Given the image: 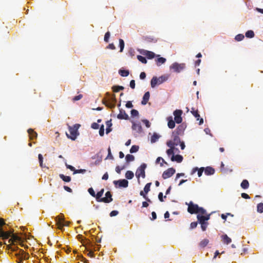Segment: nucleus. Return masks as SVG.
Instances as JSON below:
<instances>
[{"label":"nucleus","mask_w":263,"mask_h":263,"mask_svg":"<svg viewBox=\"0 0 263 263\" xmlns=\"http://www.w3.org/2000/svg\"><path fill=\"white\" fill-rule=\"evenodd\" d=\"M129 85H130V87L132 89H134L135 88V80H131L130 82Z\"/></svg>","instance_id":"nucleus-62"},{"label":"nucleus","mask_w":263,"mask_h":263,"mask_svg":"<svg viewBox=\"0 0 263 263\" xmlns=\"http://www.w3.org/2000/svg\"><path fill=\"white\" fill-rule=\"evenodd\" d=\"M191 112L193 115L196 118L197 120H199V125H201L203 123V120L202 118H200V115L198 114V110H194V108H192Z\"/></svg>","instance_id":"nucleus-15"},{"label":"nucleus","mask_w":263,"mask_h":263,"mask_svg":"<svg viewBox=\"0 0 263 263\" xmlns=\"http://www.w3.org/2000/svg\"><path fill=\"white\" fill-rule=\"evenodd\" d=\"M86 172V170L84 169H80V170H75V171L73 172V174H78V173H85Z\"/></svg>","instance_id":"nucleus-58"},{"label":"nucleus","mask_w":263,"mask_h":263,"mask_svg":"<svg viewBox=\"0 0 263 263\" xmlns=\"http://www.w3.org/2000/svg\"><path fill=\"white\" fill-rule=\"evenodd\" d=\"M114 183L115 185L118 184L120 187H127L128 185V182L126 179H121L117 181H114Z\"/></svg>","instance_id":"nucleus-14"},{"label":"nucleus","mask_w":263,"mask_h":263,"mask_svg":"<svg viewBox=\"0 0 263 263\" xmlns=\"http://www.w3.org/2000/svg\"><path fill=\"white\" fill-rule=\"evenodd\" d=\"M197 218L200 224H201V223H205V222H206L204 219V216L198 215L197 216Z\"/></svg>","instance_id":"nucleus-37"},{"label":"nucleus","mask_w":263,"mask_h":263,"mask_svg":"<svg viewBox=\"0 0 263 263\" xmlns=\"http://www.w3.org/2000/svg\"><path fill=\"white\" fill-rule=\"evenodd\" d=\"M139 148V146L138 145H133L130 149V153H134L138 151Z\"/></svg>","instance_id":"nucleus-43"},{"label":"nucleus","mask_w":263,"mask_h":263,"mask_svg":"<svg viewBox=\"0 0 263 263\" xmlns=\"http://www.w3.org/2000/svg\"><path fill=\"white\" fill-rule=\"evenodd\" d=\"M151 184V183H148L145 185L144 187V192L145 194H147L150 191V187Z\"/></svg>","instance_id":"nucleus-44"},{"label":"nucleus","mask_w":263,"mask_h":263,"mask_svg":"<svg viewBox=\"0 0 263 263\" xmlns=\"http://www.w3.org/2000/svg\"><path fill=\"white\" fill-rule=\"evenodd\" d=\"M109 37H110V32L109 31H107V32H106V33L105 34V35H104V41L105 42H108Z\"/></svg>","instance_id":"nucleus-51"},{"label":"nucleus","mask_w":263,"mask_h":263,"mask_svg":"<svg viewBox=\"0 0 263 263\" xmlns=\"http://www.w3.org/2000/svg\"><path fill=\"white\" fill-rule=\"evenodd\" d=\"M10 238L8 240V242L9 245H7L6 242H4V244L7 246V249L9 250H10L12 252H14L11 253L12 256H15L17 259V262L18 263L21 262L23 260L27 259L29 258V254L26 253L22 249H18L17 247H12L11 245L14 244L15 242L20 240V238L14 234L13 233V231H12V234L10 236Z\"/></svg>","instance_id":"nucleus-1"},{"label":"nucleus","mask_w":263,"mask_h":263,"mask_svg":"<svg viewBox=\"0 0 263 263\" xmlns=\"http://www.w3.org/2000/svg\"><path fill=\"white\" fill-rule=\"evenodd\" d=\"M240 186L242 189H247L249 186V183L247 180H243L241 183Z\"/></svg>","instance_id":"nucleus-31"},{"label":"nucleus","mask_w":263,"mask_h":263,"mask_svg":"<svg viewBox=\"0 0 263 263\" xmlns=\"http://www.w3.org/2000/svg\"><path fill=\"white\" fill-rule=\"evenodd\" d=\"M113 91L115 92H119L120 90L124 89V87L122 86H114L112 87Z\"/></svg>","instance_id":"nucleus-39"},{"label":"nucleus","mask_w":263,"mask_h":263,"mask_svg":"<svg viewBox=\"0 0 263 263\" xmlns=\"http://www.w3.org/2000/svg\"><path fill=\"white\" fill-rule=\"evenodd\" d=\"M134 176V173L131 171H127L125 173V177L127 179H132Z\"/></svg>","instance_id":"nucleus-33"},{"label":"nucleus","mask_w":263,"mask_h":263,"mask_svg":"<svg viewBox=\"0 0 263 263\" xmlns=\"http://www.w3.org/2000/svg\"><path fill=\"white\" fill-rule=\"evenodd\" d=\"M146 167V164L145 163L142 164L140 167H139L136 172V176L138 178V181L140 182L139 178L142 177L143 178L145 177V170Z\"/></svg>","instance_id":"nucleus-4"},{"label":"nucleus","mask_w":263,"mask_h":263,"mask_svg":"<svg viewBox=\"0 0 263 263\" xmlns=\"http://www.w3.org/2000/svg\"><path fill=\"white\" fill-rule=\"evenodd\" d=\"M185 128L186 125L184 124H181L179 125L174 131L173 132V134L176 135L182 136L184 134V132Z\"/></svg>","instance_id":"nucleus-9"},{"label":"nucleus","mask_w":263,"mask_h":263,"mask_svg":"<svg viewBox=\"0 0 263 263\" xmlns=\"http://www.w3.org/2000/svg\"><path fill=\"white\" fill-rule=\"evenodd\" d=\"M104 192V189H102L96 194L95 197L98 202H101L100 200L102 198L101 197L102 196Z\"/></svg>","instance_id":"nucleus-27"},{"label":"nucleus","mask_w":263,"mask_h":263,"mask_svg":"<svg viewBox=\"0 0 263 263\" xmlns=\"http://www.w3.org/2000/svg\"><path fill=\"white\" fill-rule=\"evenodd\" d=\"M106 124L107 126V128L106 129V133L108 134L111 131V126H112L111 121V120L109 121H107L106 122Z\"/></svg>","instance_id":"nucleus-30"},{"label":"nucleus","mask_w":263,"mask_h":263,"mask_svg":"<svg viewBox=\"0 0 263 263\" xmlns=\"http://www.w3.org/2000/svg\"><path fill=\"white\" fill-rule=\"evenodd\" d=\"M167 120L168 121V123H167L168 127L171 129L174 128L175 126V122H176L173 120L172 117H168L167 118Z\"/></svg>","instance_id":"nucleus-20"},{"label":"nucleus","mask_w":263,"mask_h":263,"mask_svg":"<svg viewBox=\"0 0 263 263\" xmlns=\"http://www.w3.org/2000/svg\"><path fill=\"white\" fill-rule=\"evenodd\" d=\"M59 176L65 182H69L71 181V177L70 176H65L63 174H60Z\"/></svg>","instance_id":"nucleus-32"},{"label":"nucleus","mask_w":263,"mask_h":263,"mask_svg":"<svg viewBox=\"0 0 263 263\" xmlns=\"http://www.w3.org/2000/svg\"><path fill=\"white\" fill-rule=\"evenodd\" d=\"M142 122L145 125L146 127L149 128L151 126V123L149 121L146 119H144L142 120Z\"/></svg>","instance_id":"nucleus-57"},{"label":"nucleus","mask_w":263,"mask_h":263,"mask_svg":"<svg viewBox=\"0 0 263 263\" xmlns=\"http://www.w3.org/2000/svg\"><path fill=\"white\" fill-rule=\"evenodd\" d=\"M132 129L134 130H136L138 133H140L142 131V127L140 123H133Z\"/></svg>","instance_id":"nucleus-19"},{"label":"nucleus","mask_w":263,"mask_h":263,"mask_svg":"<svg viewBox=\"0 0 263 263\" xmlns=\"http://www.w3.org/2000/svg\"><path fill=\"white\" fill-rule=\"evenodd\" d=\"M209 240L208 239H204L199 243V246L201 248H204L209 243Z\"/></svg>","instance_id":"nucleus-35"},{"label":"nucleus","mask_w":263,"mask_h":263,"mask_svg":"<svg viewBox=\"0 0 263 263\" xmlns=\"http://www.w3.org/2000/svg\"><path fill=\"white\" fill-rule=\"evenodd\" d=\"M124 168H125V167L124 166H122V167H120L119 166H117L116 167V171L117 173L120 174L121 170L124 169Z\"/></svg>","instance_id":"nucleus-55"},{"label":"nucleus","mask_w":263,"mask_h":263,"mask_svg":"<svg viewBox=\"0 0 263 263\" xmlns=\"http://www.w3.org/2000/svg\"><path fill=\"white\" fill-rule=\"evenodd\" d=\"M175 168L173 167L168 168L163 173L162 177L164 179H167L172 177L175 173Z\"/></svg>","instance_id":"nucleus-8"},{"label":"nucleus","mask_w":263,"mask_h":263,"mask_svg":"<svg viewBox=\"0 0 263 263\" xmlns=\"http://www.w3.org/2000/svg\"><path fill=\"white\" fill-rule=\"evenodd\" d=\"M221 238L222 242L224 244L229 245L232 241L230 237H229L228 236V235H226V234H224V235H221Z\"/></svg>","instance_id":"nucleus-23"},{"label":"nucleus","mask_w":263,"mask_h":263,"mask_svg":"<svg viewBox=\"0 0 263 263\" xmlns=\"http://www.w3.org/2000/svg\"><path fill=\"white\" fill-rule=\"evenodd\" d=\"M182 112V110L180 109H176L174 111L173 115L174 116V121L176 123L180 124L182 122V118L181 117V115Z\"/></svg>","instance_id":"nucleus-6"},{"label":"nucleus","mask_w":263,"mask_h":263,"mask_svg":"<svg viewBox=\"0 0 263 263\" xmlns=\"http://www.w3.org/2000/svg\"><path fill=\"white\" fill-rule=\"evenodd\" d=\"M160 160H162V162L160 163L161 166H162L163 165V163L167 165V163L165 162V160L162 157H159L157 158L156 161V163H159L160 162Z\"/></svg>","instance_id":"nucleus-41"},{"label":"nucleus","mask_w":263,"mask_h":263,"mask_svg":"<svg viewBox=\"0 0 263 263\" xmlns=\"http://www.w3.org/2000/svg\"><path fill=\"white\" fill-rule=\"evenodd\" d=\"M38 158H39V163H40V166L42 168L45 167L46 166L43 165V157L42 155L41 154H39L38 155Z\"/></svg>","instance_id":"nucleus-40"},{"label":"nucleus","mask_w":263,"mask_h":263,"mask_svg":"<svg viewBox=\"0 0 263 263\" xmlns=\"http://www.w3.org/2000/svg\"><path fill=\"white\" fill-rule=\"evenodd\" d=\"M137 59L143 64H146L147 63V60L142 55H137Z\"/></svg>","instance_id":"nucleus-42"},{"label":"nucleus","mask_w":263,"mask_h":263,"mask_svg":"<svg viewBox=\"0 0 263 263\" xmlns=\"http://www.w3.org/2000/svg\"><path fill=\"white\" fill-rule=\"evenodd\" d=\"M166 145H167V146H168L170 147V148L166 151V153H167V155L168 156L174 155V149H175V146H172V145H170L167 143H166Z\"/></svg>","instance_id":"nucleus-28"},{"label":"nucleus","mask_w":263,"mask_h":263,"mask_svg":"<svg viewBox=\"0 0 263 263\" xmlns=\"http://www.w3.org/2000/svg\"><path fill=\"white\" fill-rule=\"evenodd\" d=\"M125 159L127 163H129V162L133 161L135 159V157L133 155L127 154L125 157Z\"/></svg>","instance_id":"nucleus-36"},{"label":"nucleus","mask_w":263,"mask_h":263,"mask_svg":"<svg viewBox=\"0 0 263 263\" xmlns=\"http://www.w3.org/2000/svg\"><path fill=\"white\" fill-rule=\"evenodd\" d=\"M143 40L146 42H151L153 41H156L154 38L151 36H144Z\"/></svg>","instance_id":"nucleus-48"},{"label":"nucleus","mask_w":263,"mask_h":263,"mask_svg":"<svg viewBox=\"0 0 263 263\" xmlns=\"http://www.w3.org/2000/svg\"><path fill=\"white\" fill-rule=\"evenodd\" d=\"M158 198H159V200L161 201V202H163L164 200H163V193L162 192H160L158 194Z\"/></svg>","instance_id":"nucleus-63"},{"label":"nucleus","mask_w":263,"mask_h":263,"mask_svg":"<svg viewBox=\"0 0 263 263\" xmlns=\"http://www.w3.org/2000/svg\"><path fill=\"white\" fill-rule=\"evenodd\" d=\"M149 97H150L149 92V91L146 92L143 97V99L141 101V104L142 105H146L149 99Z\"/></svg>","instance_id":"nucleus-17"},{"label":"nucleus","mask_w":263,"mask_h":263,"mask_svg":"<svg viewBox=\"0 0 263 263\" xmlns=\"http://www.w3.org/2000/svg\"><path fill=\"white\" fill-rule=\"evenodd\" d=\"M142 53L146 55V57L148 59H153L156 55L154 52L147 50L144 51V52Z\"/></svg>","instance_id":"nucleus-24"},{"label":"nucleus","mask_w":263,"mask_h":263,"mask_svg":"<svg viewBox=\"0 0 263 263\" xmlns=\"http://www.w3.org/2000/svg\"><path fill=\"white\" fill-rule=\"evenodd\" d=\"M131 115L132 117H137L139 116V112L136 109H132L131 110Z\"/></svg>","instance_id":"nucleus-50"},{"label":"nucleus","mask_w":263,"mask_h":263,"mask_svg":"<svg viewBox=\"0 0 263 263\" xmlns=\"http://www.w3.org/2000/svg\"><path fill=\"white\" fill-rule=\"evenodd\" d=\"M155 62L157 65L159 66L166 62V59L162 57H159L155 60Z\"/></svg>","instance_id":"nucleus-26"},{"label":"nucleus","mask_w":263,"mask_h":263,"mask_svg":"<svg viewBox=\"0 0 263 263\" xmlns=\"http://www.w3.org/2000/svg\"><path fill=\"white\" fill-rule=\"evenodd\" d=\"M117 118L120 120H128L129 119L128 115L125 112V110L122 109H120V112L118 115Z\"/></svg>","instance_id":"nucleus-16"},{"label":"nucleus","mask_w":263,"mask_h":263,"mask_svg":"<svg viewBox=\"0 0 263 263\" xmlns=\"http://www.w3.org/2000/svg\"><path fill=\"white\" fill-rule=\"evenodd\" d=\"M125 106L127 107V108H132L133 107V105L132 104V102L130 101H128L127 102V103H126L125 104Z\"/></svg>","instance_id":"nucleus-64"},{"label":"nucleus","mask_w":263,"mask_h":263,"mask_svg":"<svg viewBox=\"0 0 263 263\" xmlns=\"http://www.w3.org/2000/svg\"><path fill=\"white\" fill-rule=\"evenodd\" d=\"M82 98H83V95L80 94V95H79L78 96H75L72 99V100H73V101H78V100H80V99H81Z\"/></svg>","instance_id":"nucleus-56"},{"label":"nucleus","mask_w":263,"mask_h":263,"mask_svg":"<svg viewBox=\"0 0 263 263\" xmlns=\"http://www.w3.org/2000/svg\"><path fill=\"white\" fill-rule=\"evenodd\" d=\"M208 222H205V223H201V229L203 231H204L206 230V228H207V227H208Z\"/></svg>","instance_id":"nucleus-52"},{"label":"nucleus","mask_w":263,"mask_h":263,"mask_svg":"<svg viewBox=\"0 0 263 263\" xmlns=\"http://www.w3.org/2000/svg\"><path fill=\"white\" fill-rule=\"evenodd\" d=\"M171 68L173 69L175 72H180L185 67V64L184 63L178 64L174 63L171 66Z\"/></svg>","instance_id":"nucleus-7"},{"label":"nucleus","mask_w":263,"mask_h":263,"mask_svg":"<svg viewBox=\"0 0 263 263\" xmlns=\"http://www.w3.org/2000/svg\"><path fill=\"white\" fill-rule=\"evenodd\" d=\"M119 73L120 74L121 76L124 77H127L129 74V72L127 70L121 69L119 70Z\"/></svg>","instance_id":"nucleus-29"},{"label":"nucleus","mask_w":263,"mask_h":263,"mask_svg":"<svg viewBox=\"0 0 263 263\" xmlns=\"http://www.w3.org/2000/svg\"><path fill=\"white\" fill-rule=\"evenodd\" d=\"M196 171L198 172V176L199 177H201L203 172L204 171V167H201L198 168V167H195L192 170V174H194Z\"/></svg>","instance_id":"nucleus-25"},{"label":"nucleus","mask_w":263,"mask_h":263,"mask_svg":"<svg viewBox=\"0 0 263 263\" xmlns=\"http://www.w3.org/2000/svg\"><path fill=\"white\" fill-rule=\"evenodd\" d=\"M118 213H119V212L118 211L114 210V211H111L109 215L110 217H113V216H115L117 215L118 214Z\"/></svg>","instance_id":"nucleus-60"},{"label":"nucleus","mask_w":263,"mask_h":263,"mask_svg":"<svg viewBox=\"0 0 263 263\" xmlns=\"http://www.w3.org/2000/svg\"><path fill=\"white\" fill-rule=\"evenodd\" d=\"M245 36L242 34H238L236 35L235 39L237 41H241L244 39Z\"/></svg>","instance_id":"nucleus-47"},{"label":"nucleus","mask_w":263,"mask_h":263,"mask_svg":"<svg viewBox=\"0 0 263 263\" xmlns=\"http://www.w3.org/2000/svg\"><path fill=\"white\" fill-rule=\"evenodd\" d=\"M198 223L197 222H192L190 224V228L191 229H194L196 228L197 226Z\"/></svg>","instance_id":"nucleus-61"},{"label":"nucleus","mask_w":263,"mask_h":263,"mask_svg":"<svg viewBox=\"0 0 263 263\" xmlns=\"http://www.w3.org/2000/svg\"><path fill=\"white\" fill-rule=\"evenodd\" d=\"M113 199L112 198V195L111 192L109 191H107L105 193V197L102 198L100 201L104 203H110L112 201Z\"/></svg>","instance_id":"nucleus-13"},{"label":"nucleus","mask_w":263,"mask_h":263,"mask_svg":"<svg viewBox=\"0 0 263 263\" xmlns=\"http://www.w3.org/2000/svg\"><path fill=\"white\" fill-rule=\"evenodd\" d=\"M159 137H160V136L158 134H157L156 133H154L151 138V142L152 143L156 142L158 140Z\"/></svg>","instance_id":"nucleus-34"},{"label":"nucleus","mask_w":263,"mask_h":263,"mask_svg":"<svg viewBox=\"0 0 263 263\" xmlns=\"http://www.w3.org/2000/svg\"><path fill=\"white\" fill-rule=\"evenodd\" d=\"M198 205L196 204H194L192 202H190L188 205L187 211L190 214H197Z\"/></svg>","instance_id":"nucleus-11"},{"label":"nucleus","mask_w":263,"mask_h":263,"mask_svg":"<svg viewBox=\"0 0 263 263\" xmlns=\"http://www.w3.org/2000/svg\"><path fill=\"white\" fill-rule=\"evenodd\" d=\"M172 138L173 139L167 141L166 143L170 145L174 146L175 147V146L179 145L181 142L179 136L172 133Z\"/></svg>","instance_id":"nucleus-5"},{"label":"nucleus","mask_w":263,"mask_h":263,"mask_svg":"<svg viewBox=\"0 0 263 263\" xmlns=\"http://www.w3.org/2000/svg\"><path fill=\"white\" fill-rule=\"evenodd\" d=\"M204 174L206 175H212L215 173V170L211 166H208L204 168Z\"/></svg>","instance_id":"nucleus-18"},{"label":"nucleus","mask_w":263,"mask_h":263,"mask_svg":"<svg viewBox=\"0 0 263 263\" xmlns=\"http://www.w3.org/2000/svg\"><path fill=\"white\" fill-rule=\"evenodd\" d=\"M119 46H120V51L122 52L123 50L124 49V42L121 39H119Z\"/></svg>","instance_id":"nucleus-45"},{"label":"nucleus","mask_w":263,"mask_h":263,"mask_svg":"<svg viewBox=\"0 0 263 263\" xmlns=\"http://www.w3.org/2000/svg\"><path fill=\"white\" fill-rule=\"evenodd\" d=\"M12 234V231H6L5 229L3 228V227H1L0 230V237L2 238L3 239H7Z\"/></svg>","instance_id":"nucleus-10"},{"label":"nucleus","mask_w":263,"mask_h":263,"mask_svg":"<svg viewBox=\"0 0 263 263\" xmlns=\"http://www.w3.org/2000/svg\"><path fill=\"white\" fill-rule=\"evenodd\" d=\"M28 133L29 134L30 139L31 140L35 139L37 138V133L33 130V129L30 128L28 130Z\"/></svg>","instance_id":"nucleus-22"},{"label":"nucleus","mask_w":263,"mask_h":263,"mask_svg":"<svg viewBox=\"0 0 263 263\" xmlns=\"http://www.w3.org/2000/svg\"><path fill=\"white\" fill-rule=\"evenodd\" d=\"M64 216L62 215L61 216H58L55 218L56 224L58 226V227L59 229L62 230L64 226H67V224H64L63 223V221H64Z\"/></svg>","instance_id":"nucleus-12"},{"label":"nucleus","mask_w":263,"mask_h":263,"mask_svg":"<svg viewBox=\"0 0 263 263\" xmlns=\"http://www.w3.org/2000/svg\"><path fill=\"white\" fill-rule=\"evenodd\" d=\"M168 76L163 75L157 78L153 77L151 81V85L152 88L155 87L157 85H160L165 82L168 79Z\"/></svg>","instance_id":"nucleus-2"},{"label":"nucleus","mask_w":263,"mask_h":263,"mask_svg":"<svg viewBox=\"0 0 263 263\" xmlns=\"http://www.w3.org/2000/svg\"><path fill=\"white\" fill-rule=\"evenodd\" d=\"M91 127L93 129H97L99 128V125L97 123L94 122L91 124Z\"/></svg>","instance_id":"nucleus-59"},{"label":"nucleus","mask_w":263,"mask_h":263,"mask_svg":"<svg viewBox=\"0 0 263 263\" xmlns=\"http://www.w3.org/2000/svg\"><path fill=\"white\" fill-rule=\"evenodd\" d=\"M257 212L259 213H262L263 212V203H259L257 204Z\"/></svg>","instance_id":"nucleus-46"},{"label":"nucleus","mask_w":263,"mask_h":263,"mask_svg":"<svg viewBox=\"0 0 263 263\" xmlns=\"http://www.w3.org/2000/svg\"><path fill=\"white\" fill-rule=\"evenodd\" d=\"M197 213H200L201 214H205L206 211L203 208L199 207L198 206V210H197Z\"/></svg>","instance_id":"nucleus-49"},{"label":"nucleus","mask_w":263,"mask_h":263,"mask_svg":"<svg viewBox=\"0 0 263 263\" xmlns=\"http://www.w3.org/2000/svg\"><path fill=\"white\" fill-rule=\"evenodd\" d=\"M80 127L79 124H75L73 127L69 126V131L70 135L66 134L67 137L72 140H74L79 135L78 128Z\"/></svg>","instance_id":"nucleus-3"},{"label":"nucleus","mask_w":263,"mask_h":263,"mask_svg":"<svg viewBox=\"0 0 263 263\" xmlns=\"http://www.w3.org/2000/svg\"><path fill=\"white\" fill-rule=\"evenodd\" d=\"M171 160L172 161H176L178 163H180L183 160V157L180 155H173L171 157Z\"/></svg>","instance_id":"nucleus-21"},{"label":"nucleus","mask_w":263,"mask_h":263,"mask_svg":"<svg viewBox=\"0 0 263 263\" xmlns=\"http://www.w3.org/2000/svg\"><path fill=\"white\" fill-rule=\"evenodd\" d=\"M104 134V125H102L100 128V129H99V135L101 136H103Z\"/></svg>","instance_id":"nucleus-54"},{"label":"nucleus","mask_w":263,"mask_h":263,"mask_svg":"<svg viewBox=\"0 0 263 263\" xmlns=\"http://www.w3.org/2000/svg\"><path fill=\"white\" fill-rule=\"evenodd\" d=\"M88 192L92 197H95L96 194L93 189L92 187L89 188L88 190Z\"/></svg>","instance_id":"nucleus-53"},{"label":"nucleus","mask_w":263,"mask_h":263,"mask_svg":"<svg viewBox=\"0 0 263 263\" xmlns=\"http://www.w3.org/2000/svg\"><path fill=\"white\" fill-rule=\"evenodd\" d=\"M245 35H246V36L248 38H253L255 34H254L253 31L248 30L246 32Z\"/></svg>","instance_id":"nucleus-38"}]
</instances>
